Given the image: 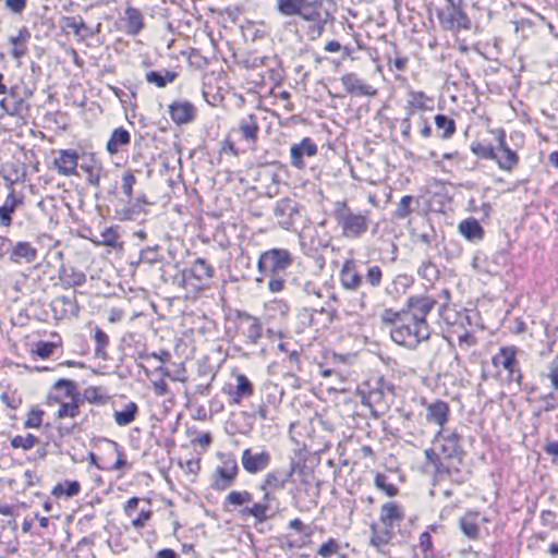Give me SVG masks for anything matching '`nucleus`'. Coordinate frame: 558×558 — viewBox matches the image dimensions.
<instances>
[{
    "label": "nucleus",
    "instance_id": "f257e3e1",
    "mask_svg": "<svg viewBox=\"0 0 558 558\" xmlns=\"http://www.w3.org/2000/svg\"><path fill=\"white\" fill-rule=\"evenodd\" d=\"M435 440L440 444V453L449 470V480L463 484L469 480L470 472L464 470L465 451L462 447V436L454 430L439 429Z\"/></svg>",
    "mask_w": 558,
    "mask_h": 558
},
{
    "label": "nucleus",
    "instance_id": "f03ea898",
    "mask_svg": "<svg viewBox=\"0 0 558 558\" xmlns=\"http://www.w3.org/2000/svg\"><path fill=\"white\" fill-rule=\"evenodd\" d=\"M333 218L340 228L341 235L349 240L362 238L369 229V211H354L347 202H337L333 208Z\"/></svg>",
    "mask_w": 558,
    "mask_h": 558
},
{
    "label": "nucleus",
    "instance_id": "7ed1b4c3",
    "mask_svg": "<svg viewBox=\"0 0 558 558\" xmlns=\"http://www.w3.org/2000/svg\"><path fill=\"white\" fill-rule=\"evenodd\" d=\"M339 280L343 290L348 292L360 291V296L356 300L361 310L366 308L371 301L369 293L364 289L363 276L357 270L356 262L353 258H348L343 262L339 271Z\"/></svg>",
    "mask_w": 558,
    "mask_h": 558
},
{
    "label": "nucleus",
    "instance_id": "20e7f679",
    "mask_svg": "<svg viewBox=\"0 0 558 558\" xmlns=\"http://www.w3.org/2000/svg\"><path fill=\"white\" fill-rule=\"evenodd\" d=\"M391 339L400 345L409 349H415L421 341L429 338V329L427 324L422 320L415 323L410 320L409 323H400L390 330Z\"/></svg>",
    "mask_w": 558,
    "mask_h": 558
},
{
    "label": "nucleus",
    "instance_id": "39448f33",
    "mask_svg": "<svg viewBox=\"0 0 558 558\" xmlns=\"http://www.w3.org/2000/svg\"><path fill=\"white\" fill-rule=\"evenodd\" d=\"M366 387L367 390L365 388L361 389L362 403L373 411L383 412L387 410L395 396L393 386L383 379H377L374 385L367 384Z\"/></svg>",
    "mask_w": 558,
    "mask_h": 558
},
{
    "label": "nucleus",
    "instance_id": "423d86ee",
    "mask_svg": "<svg viewBox=\"0 0 558 558\" xmlns=\"http://www.w3.org/2000/svg\"><path fill=\"white\" fill-rule=\"evenodd\" d=\"M260 489L264 492L263 501L254 504L252 507H245L241 513L243 515H252L258 522H263L268 518V510L270 509L269 501L276 500L279 489V477L276 473H269L265 478Z\"/></svg>",
    "mask_w": 558,
    "mask_h": 558
},
{
    "label": "nucleus",
    "instance_id": "0eeeda50",
    "mask_svg": "<svg viewBox=\"0 0 558 558\" xmlns=\"http://www.w3.org/2000/svg\"><path fill=\"white\" fill-rule=\"evenodd\" d=\"M320 0H281V14L295 15L307 22L322 21Z\"/></svg>",
    "mask_w": 558,
    "mask_h": 558
},
{
    "label": "nucleus",
    "instance_id": "6e6552de",
    "mask_svg": "<svg viewBox=\"0 0 558 558\" xmlns=\"http://www.w3.org/2000/svg\"><path fill=\"white\" fill-rule=\"evenodd\" d=\"M492 363L495 367H502L507 371V380L522 385L523 375L517 360V348L513 345L501 347L499 352L493 356Z\"/></svg>",
    "mask_w": 558,
    "mask_h": 558
},
{
    "label": "nucleus",
    "instance_id": "1a4fd4ad",
    "mask_svg": "<svg viewBox=\"0 0 558 558\" xmlns=\"http://www.w3.org/2000/svg\"><path fill=\"white\" fill-rule=\"evenodd\" d=\"M259 277L256 278L257 282H262L263 277H268V288L271 292L279 291V248H272L259 256L257 263Z\"/></svg>",
    "mask_w": 558,
    "mask_h": 558
},
{
    "label": "nucleus",
    "instance_id": "9d476101",
    "mask_svg": "<svg viewBox=\"0 0 558 558\" xmlns=\"http://www.w3.org/2000/svg\"><path fill=\"white\" fill-rule=\"evenodd\" d=\"M437 16L441 26L447 31L471 29V20L462 10L461 3H457L454 0L449 2L445 10L439 11Z\"/></svg>",
    "mask_w": 558,
    "mask_h": 558
},
{
    "label": "nucleus",
    "instance_id": "9b49d317",
    "mask_svg": "<svg viewBox=\"0 0 558 558\" xmlns=\"http://www.w3.org/2000/svg\"><path fill=\"white\" fill-rule=\"evenodd\" d=\"M231 136L242 142L244 149H253L255 147L258 134V124L256 117L248 114L242 119L238 128L231 130Z\"/></svg>",
    "mask_w": 558,
    "mask_h": 558
},
{
    "label": "nucleus",
    "instance_id": "f8f14e48",
    "mask_svg": "<svg viewBox=\"0 0 558 558\" xmlns=\"http://www.w3.org/2000/svg\"><path fill=\"white\" fill-rule=\"evenodd\" d=\"M497 159L495 161L498 167L505 171H511L519 162L517 153L509 148L506 142V133L504 130H499L497 133Z\"/></svg>",
    "mask_w": 558,
    "mask_h": 558
},
{
    "label": "nucleus",
    "instance_id": "ddd939ff",
    "mask_svg": "<svg viewBox=\"0 0 558 558\" xmlns=\"http://www.w3.org/2000/svg\"><path fill=\"white\" fill-rule=\"evenodd\" d=\"M317 151L316 143L310 137H304L300 143L291 146L290 162L294 168L303 169L305 167L304 156L314 157L317 155Z\"/></svg>",
    "mask_w": 558,
    "mask_h": 558
},
{
    "label": "nucleus",
    "instance_id": "4468645a",
    "mask_svg": "<svg viewBox=\"0 0 558 558\" xmlns=\"http://www.w3.org/2000/svg\"><path fill=\"white\" fill-rule=\"evenodd\" d=\"M239 468L234 459L226 461L223 466H218L215 473L214 488L226 490L235 481Z\"/></svg>",
    "mask_w": 558,
    "mask_h": 558
},
{
    "label": "nucleus",
    "instance_id": "2eb2a0df",
    "mask_svg": "<svg viewBox=\"0 0 558 558\" xmlns=\"http://www.w3.org/2000/svg\"><path fill=\"white\" fill-rule=\"evenodd\" d=\"M78 154L73 149H63L54 158L53 166L64 177L77 174Z\"/></svg>",
    "mask_w": 558,
    "mask_h": 558
},
{
    "label": "nucleus",
    "instance_id": "dca6fc26",
    "mask_svg": "<svg viewBox=\"0 0 558 558\" xmlns=\"http://www.w3.org/2000/svg\"><path fill=\"white\" fill-rule=\"evenodd\" d=\"M12 185L13 182H10V192L5 197L4 204L0 206V226L5 228L12 225V214L24 203V196L17 195Z\"/></svg>",
    "mask_w": 558,
    "mask_h": 558
},
{
    "label": "nucleus",
    "instance_id": "f3484780",
    "mask_svg": "<svg viewBox=\"0 0 558 558\" xmlns=\"http://www.w3.org/2000/svg\"><path fill=\"white\" fill-rule=\"evenodd\" d=\"M437 301L429 296H413L408 300V306L412 312L411 319L415 323L421 320L427 324L425 320L426 315L434 308Z\"/></svg>",
    "mask_w": 558,
    "mask_h": 558
},
{
    "label": "nucleus",
    "instance_id": "a211bd4d",
    "mask_svg": "<svg viewBox=\"0 0 558 558\" xmlns=\"http://www.w3.org/2000/svg\"><path fill=\"white\" fill-rule=\"evenodd\" d=\"M426 409V421L429 424H436L440 428L445 429L444 426L449 420V405L447 402L441 400H436L432 403H425Z\"/></svg>",
    "mask_w": 558,
    "mask_h": 558
},
{
    "label": "nucleus",
    "instance_id": "6ab92c4d",
    "mask_svg": "<svg viewBox=\"0 0 558 558\" xmlns=\"http://www.w3.org/2000/svg\"><path fill=\"white\" fill-rule=\"evenodd\" d=\"M0 514L8 517L0 521V542L9 543L16 537L17 523L14 517V510L11 506H0Z\"/></svg>",
    "mask_w": 558,
    "mask_h": 558
},
{
    "label": "nucleus",
    "instance_id": "aec40b11",
    "mask_svg": "<svg viewBox=\"0 0 558 558\" xmlns=\"http://www.w3.org/2000/svg\"><path fill=\"white\" fill-rule=\"evenodd\" d=\"M340 82L349 94L360 96H375L377 90L357 77L355 73H347L340 77Z\"/></svg>",
    "mask_w": 558,
    "mask_h": 558
},
{
    "label": "nucleus",
    "instance_id": "412c9836",
    "mask_svg": "<svg viewBox=\"0 0 558 558\" xmlns=\"http://www.w3.org/2000/svg\"><path fill=\"white\" fill-rule=\"evenodd\" d=\"M393 526L373 523L371 524V545L379 553H385L384 548L393 538Z\"/></svg>",
    "mask_w": 558,
    "mask_h": 558
},
{
    "label": "nucleus",
    "instance_id": "4be33fe9",
    "mask_svg": "<svg viewBox=\"0 0 558 558\" xmlns=\"http://www.w3.org/2000/svg\"><path fill=\"white\" fill-rule=\"evenodd\" d=\"M50 307L54 313V316L60 318L64 317L68 314L77 316L80 312V306L77 304L75 296H57L51 301Z\"/></svg>",
    "mask_w": 558,
    "mask_h": 558
},
{
    "label": "nucleus",
    "instance_id": "5701e85b",
    "mask_svg": "<svg viewBox=\"0 0 558 558\" xmlns=\"http://www.w3.org/2000/svg\"><path fill=\"white\" fill-rule=\"evenodd\" d=\"M172 121L178 124H186L194 119L195 108L190 101H174L169 106Z\"/></svg>",
    "mask_w": 558,
    "mask_h": 558
},
{
    "label": "nucleus",
    "instance_id": "b1692460",
    "mask_svg": "<svg viewBox=\"0 0 558 558\" xmlns=\"http://www.w3.org/2000/svg\"><path fill=\"white\" fill-rule=\"evenodd\" d=\"M37 257V250L26 241H20L17 243H13L12 254L10 256V262L14 264L27 263L31 264L35 262Z\"/></svg>",
    "mask_w": 558,
    "mask_h": 558
},
{
    "label": "nucleus",
    "instance_id": "393cba45",
    "mask_svg": "<svg viewBox=\"0 0 558 558\" xmlns=\"http://www.w3.org/2000/svg\"><path fill=\"white\" fill-rule=\"evenodd\" d=\"M404 519V511L401 506L395 501H389L380 507L379 521L384 525L393 526Z\"/></svg>",
    "mask_w": 558,
    "mask_h": 558
},
{
    "label": "nucleus",
    "instance_id": "a878e982",
    "mask_svg": "<svg viewBox=\"0 0 558 558\" xmlns=\"http://www.w3.org/2000/svg\"><path fill=\"white\" fill-rule=\"evenodd\" d=\"M269 462V454L266 452H258L252 454L251 449H245L242 454V464L248 473H256L264 470Z\"/></svg>",
    "mask_w": 558,
    "mask_h": 558
},
{
    "label": "nucleus",
    "instance_id": "bb28decb",
    "mask_svg": "<svg viewBox=\"0 0 558 558\" xmlns=\"http://www.w3.org/2000/svg\"><path fill=\"white\" fill-rule=\"evenodd\" d=\"M31 38V33L26 27H22L16 36H11L9 43L12 45V57L21 63V58L27 53L26 43Z\"/></svg>",
    "mask_w": 558,
    "mask_h": 558
},
{
    "label": "nucleus",
    "instance_id": "cd10ccee",
    "mask_svg": "<svg viewBox=\"0 0 558 558\" xmlns=\"http://www.w3.org/2000/svg\"><path fill=\"white\" fill-rule=\"evenodd\" d=\"M459 232L469 241L476 242L484 238V229L475 218L462 220L458 226Z\"/></svg>",
    "mask_w": 558,
    "mask_h": 558
},
{
    "label": "nucleus",
    "instance_id": "c85d7f7f",
    "mask_svg": "<svg viewBox=\"0 0 558 558\" xmlns=\"http://www.w3.org/2000/svg\"><path fill=\"white\" fill-rule=\"evenodd\" d=\"M59 278L65 289L83 286L86 281V275L74 267H63L60 270Z\"/></svg>",
    "mask_w": 558,
    "mask_h": 558
},
{
    "label": "nucleus",
    "instance_id": "c756f323",
    "mask_svg": "<svg viewBox=\"0 0 558 558\" xmlns=\"http://www.w3.org/2000/svg\"><path fill=\"white\" fill-rule=\"evenodd\" d=\"M131 142V135L128 130L123 128L114 129L107 143L106 149L110 155L118 154L122 147H125Z\"/></svg>",
    "mask_w": 558,
    "mask_h": 558
},
{
    "label": "nucleus",
    "instance_id": "7c9ffc66",
    "mask_svg": "<svg viewBox=\"0 0 558 558\" xmlns=\"http://www.w3.org/2000/svg\"><path fill=\"white\" fill-rule=\"evenodd\" d=\"M407 102L409 109H416L420 111L433 110L434 100L422 90H410L407 94Z\"/></svg>",
    "mask_w": 558,
    "mask_h": 558
},
{
    "label": "nucleus",
    "instance_id": "2f4dec72",
    "mask_svg": "<svg viewBox=\"0 0 558 558\" xmlns=\"http://www.w3.org/2000/svg\"><path fill=\"white\" fill-rule=\"evenodd\" d=\"M477 517V512H468L459 519L460 530L470 539H477L480 537Z\"/></svg>",
    "mask_w": 558,
    "mask_h": 558
},
{
    "label": "nucleus",
    "instance_id": "473e14b6",
    "mask_svg": "<svg viewBox=\"0 0 558 558\" xmlns=\"http://www.w3.org/2000/svg\"><path fill=\"white\" fill-rule=\"evenodd\" d=\"M125 31L129 35H137L144 28V20L141 11L128 7L125 10Z\"/></svg>",
    "mask_w": 558,
    "mask_h": 558
},
{
    "label": "nucleus",
    "instance_id": "72a5a7b5",
    "mask_svg": "<svg viewBox=\"0 0 558 558\" xmlns=\"http://www.w3.org/2000/svg\"><path fill=\"white\" fill-rule=\"evenodd\" d=\"M51 400H54L59 403V409L57 411L58 418H75L80 413V407L82 404V397L71 398L70 401L63 402L58 398L49 397Z\"/></svg>",
    "mask_w": 558,
    "mask_h": 558
},
{
    "label": "nucleus",
    "instance_id": "f704fd0d",
    "mask_svg": "<svg viewBox=\"0 0 558 558\" xmlns=\"http://www.w3.org/2000/svg\"><path fill=\"white\" fill-rule=\"evenodd\" d=\"M178 77V73L174 71L162 70V71H149L145 74V80L148 84H153L158 88H163L168 84H171Z\"/></svg>",
    "mask_w": 558,
    "mask_h": 558
},
{
    "label": "nucleus",
    "instance_id": "c9c22d12",
    "mask_svg": "<svg viewBox=\"0 0 558 558\" xmlns=\"http://www.w3.org/2000/svg\"><path fill=\"white\" fill-rule=\"evenodd\" d=\"M137 412H138L137 404L132 401L128 402L122 410L114 411V413H113L114 422L119 426H128L135 420Z\"/></svg>",
    "mask_w": 558,
    "mask_h": 558
},
{
    "label": "nucleus",
    "instance_id": "e433bc0d",
    "mask_svg": "<svg viewBox=\"0 0 558 558\" xmlns=\"http://www.w3.org/2000/svg\"><path fill=\"white\" fill-rule=\"evenodd\" d=\"M424 456L426 461L433 465L436 475L439 477L447 476L449 478V470L441 453H437L434 449L428 448L425 449Z\"/></svg>",
    "mask_w": 558,
    "mask_h": 558
},
{
    "label": "nucleus",
    "instance_id": "4c0bfd02",
    "mask_svg": "<svg viewBox=\"0 0 558 558\" xmlns=\"http://www.w3.org/2000/svg\"><path fill=\"white\" fill-rule=\"evenodd\" d=\"M141 214H146V210L142 208V206L137 205L132 198H128L126 205L117 210V215L119 220L121 221H131L138 218Z\"/></svg>",
    "mask_w": 558,
    "mask_h": 558
},
{
    "label": "nucleus",
    "instance_id": "58836bf2",
    "mask_svg": "<svg viewBox=\"0 0 558 558\" xmlns=\"http://www.w3.org/2000/svg\"><path fill=\"white\" fill-rule=\"evenodd\" d=\"M81 169L86 173V181L89 185L98 189L100 186V172L102 170L101 163L92 160V162H83Z\"/></svg>",
    "mask_w": 558,
    "mask_h": 558
},
{
    "label": "nucleus",
    "instance_id": "ea45409f",
    "mask_svg": "<svg viewBox=\"0 0 558 558\" xmlns=\"http://www.w3.org/2000/svg\"><path fill=\"white\" fill-rule=\"evenodd\" d=\"M81 490V485L77 481H65L63 483L57 484L52 488V495L56 497L66 496L74 497L78 495Z\"/></svg>",
    "mask_w": 558,
    "mask_h": 558
},
{
    "label": "nucleus",
    "instance_id": "a19ab883",
    "mask_svg": "<svg viewBox=\"0 0 558 558\" xmlns=\"http://www.w3.org/2000/svg\"><path fill=\"white\" fill-rule=\"evenodd\" d=\"M52 388L54 390L63 391L64 398H78L82 397V393L77 390V386L75 381L70 379L60 378L54 381Z\"/></svg>",
    "mask_w": 558,
    "mask_h": 558
},
{
    "label": "nucleus",
    "instance_id": "79ce46f5",
    "mask_svg": "<svg viewBox=\"0 0 558 558\" xmlns=\"http://www.w3.org/2000/svg\"><path fill=\"white\" fill-rule=\"evenodd\" d=\"M61 23L63 28L72 31L75 36H81L83 38L86 36L82 34L83 31L88 29L82 16H64L62 17Z\"/></svg>",
    "mask_w": 558,
    "mask_h": 558
},
{
    "label": "nucleus",
    "instance_id": "37998d69",
    "mask_svg": "<svg viewBox=\"0 0 558 558\" xmlns=\"http://www.w3.org/2000/svg\"><path fill=\"white\" fill-rule=\"evenodd\" d=\"M190 272L197 280H204L214 276V268L204 258H197Z\"/></svg>",
    "mask_w": 558,
    "mask_h": 558
},
{
    "label": "nucleus",
    "instance_id": "c03bdc74",
    "mask_svg": "<svg viewBox=\"0 0 558 558\" xmlns=\"http://www.w3.org/2000/svg\"><path fill=\"white\" fill-rule=\"evenodd\" d=\"M392 47L395 50L393 54H391V53L386 54L387 65L390 71L396 70L399 72H404L408 68L409 58L401 56L399 53V51L397 50L396 45H392Z\"/></svg>",
    "mask_w": 558,
    "mask_h": 558
},
{
    "label": "nucleus",
    "instance_id": "a18cd8bd",
    "mask_svg": "<svg viewBox=\"0 0 558 558\" xmlns=\"http://www.w3.org/2000/svg\"><path fill=\"white\" fill-rule=\"evenodd\" d=\"M439 316L447 326H454L461 323L464 315L451 308L449 304H440Z\"/></svg>",
    "mask_w": 558,
    "mask_h": 558
},
{
    "label": "nucleus",
    "instance_id": "49530a36",
    "mask_svg": "<svg viewBox=\"0 0 558 558\" xmlns=\"http://www.w3.org/2000/svg\"><path fill=\"white\" fill-rule=\"evenodd\" d=\"M240 318L242 324L246 325L245 335L247 338H250L253 342H256L260 337V326L258 320L248 314H243L240 316Z\"/></svg>",
    "mask_w": 558,
    "mask_h": 558
},
{
    "label": "nucleus",
    "instance_id": "de8ad7c7",
    "mask_svg": "<svg viewBox=\"0 0 558 558\" xmlns=\"http://www.w3.org/2000/svg\"><path fill=\"white\" fill-rule=\"evenodd\" d=\"M383 270L378 265L368 266L365 274L364 288H366L367 286L371 288L380 287L383 282Z\"/></svg>",
    "mask_w": 558,
    "mask_h": 558
},
{
    "label": "nucleus",
    "instance_id": "09e8293b",
    "mask_svg": "<svg viewBox=\"0 0 558 558\" xmlns=\"http://www.w3.org/2000/svg\"><path fill=\"white\" fill-rule=\"evenodd\" d=\"M471 150L478 158L495 160L497 159V153L490 144H484L481 142H473L471 144Z\"/></svg>",
    "mask_w": 558,
    "mask_h": 558
},
{
    "label": "nucleus",
    "instance_id": "8fccbe9b",
    "mask_svg": "<svg viewBox=\"0 0 558 558\" xmlns=\"http://www.w3.org/2000/svg\"><path fill=\"white\" fill-rule=\"evenodd\" d=\"M435 124L438 130L442 131L444 138H450L456 132V122L453 119L445 114H437L435 117Z\"/></svg>",
    "mask_w": 558,
    "mask_h": 558
},
{
    "label": "nucleus",
    "instance_id": "3c124183",
    "mask_svg": "<svg viewBox=\"0 0 558 558\" xmlns=\"http://www.w3.org/2000/svg\"><path fill=\"white\" fill-rule=\"evenodd\" d=\"M281 363L283 364V367L288 368L284 376L293 377L301 368L300 355L295 350L289 353L287 352V357H281Z\"/></svg>",
    "mask_w": 558,
    "mask_h": 558
},
{
    "label": "nucleus",
    "instance_id": "603ef678",
    "mask_svg": "<svg viewBox=\"0 0 558 558\" xmlns=\"http://www.w3.org/2000/svg\"><path fill=\"white\" fill-rule=\"evenodd\" d=\"M108 450L116 454V462L111 466H107L106 470L120 471L129 466L126 460L123 459V453L120 449L118 442L113 440H108Z\"/></svg>",
    "mask_w": 558,
    "mask_h": 558
},
{
    "label": "nucleus",
    "instance_id": "864d4df0",
    "mask_svg": "<svg viewBox=\"0 0 558 558\" xmlns=\"http://www.w3.org/2000/svg\"><path fill=\"white\" fill-rule=\"evenodd\" d=\"M236 383L238 384L234 392L235 396L233 400L235 403H239L243 397L250 396L252 393L253 388L252 384L250 383L245 375H236Z\"/></svg>",
    "mask_w": 558,
    "mask_h": 558
},
{
    "label": "nucleus",
    "instance_id": "5fc2aeb1",
    "mask_svg": "<svg viewBox=\"0 0 558 558\" xmlns=\"http://www.w3.org/2000/svg\"><path fill=\"white\" fill-rule=\"evenodd\" d=\"M413 196L404 195L398 203L397 208L392 214L393 218L397 220H402L407 218L412 211L411 204L413 203Z\"/></svg>",
    "mask_w": 558,
    "mask_h": 558
},
{
    "label": "nucleus",
    "instance_id": "6e6d98bb",
    "mask_svg": "<svg viewBox=\"0 0 558 558\" xmlns=\"http://www.w3.org/2000/svg\"><path fill=\"white\" fill-rule=\"evenodd\" d=\"M121 180H122V183H121L122 193L128 198H132L133 197V189L137 182V179H136L133 170L128 169V170L123 171Z\"/></svg>",
    "mask_w": 558,
    "mask_h": 558
},
{
    "label": "nucleus",
    "instance_id": "4d7b16f0",
    "mask_svg": "<svg viewBox=\"0 0 558 558\" xmlns=\"http://www.w3.org/2000/svg\"><path fill=\"white\" fill-rule=\"evenodd\" d=\"M340 550V544L335 538H329L317 548V555L323 558H330L337 555Z\"/></svg>",
    "mask_w": 558,
    "mask_h": 558
},
{
    "label": "nucleus",
    "instance_id": "13d9d810",
    "mask_svg": "<svg viewBox=\"0 0 558 558\" xmlns=\"http://www.w3.org/2000/svg\"><path fill=\"white\" fill-rule=\"evenodd\" d=\"M375 486L388 497H393L398 494V488L388 482V477L385 474L378 473L375 476Z\"/></svg>",
    "mask_w": 558,
    "mask_h": 558
},
{
    "label": "nucleus",
    "instance_id": "bf43d9fd",
    "mask_svg": "<svg viewBox=\"0 0 558 558\" xmlns=\"http://www.w3.org/2000/svg\"><path fill=\"white\" fill-rule=\"evenodd\" d=\"M418 276L429 282H433L438 277V269L430 260L424 262L417 270Z\"/></svg>",
    "mask_w": 558,
    "mask_h": 558
},
{
    "label": "nucleus",
    "instance_id": "052dcab7",
    "mask_svg": "<svg viewBox=\"0 0 558 558\" xmlns=\"http://www.w3.org/2000/svg\"><path fill=\"white\" fill-rule=\"evenodd\" d=\"M1 109L11 117H22V101H10L8 98L0 100Z\"/></svg>",
    "mask_w": 558,
    "mask_h": 558
},
{
    "label": "nucleus",
    "instance_id": "680f3d73",
    "mask_svg": "<svg viewBox=\"0 0 558 558\" xmlns=\"http://www.w3.org/2000/svg\"><path fill=\"white\" fill-rule=\"evenodd\" d=\"M546 368V377L550 381V388L554 391H558V355L554 356V359L547 364Z\"/></svg>",
    "mask_w": 558,
    "mask_h": 558
},
{
    "label": "nucleus",
    "instance_id": "e2e57ef3",
    "mask_svg": "<svg viewBox=\"0 0 558 558\" xmlns=\"http://www.w3.org/2000/svg\"><path fill=\"white\" fill-rule=\"evenodd\" d=\"M289 527L300 533V538L296 541L298 543H300L299 545L304 544L305 541L312 534L311 527L304 525L300 519L291 520L289 523Z\"/></svg>",
    "mask_w": 558,
    "mask_h": 558
},
{
    "label": "nucleus",
    "instance_id": "0e129e2a",
    "mask_svg": "<svg viewBox=\"0 0 558 558\" xmlns=\"http://www.w3.org/2000/svg\"><path fill=\"white\" fill-rule=\"evenodd\" d=\"M252 500V495L248 492H231L226 498V504H230L233 506H241L243 504L250 502Z\"/></svg>",
    "mask_w": 558,
    "mask_h": 558
},
{
    "label": "nucleus",
    "instance_id": "69168bd1",
    "mask_svg": "<svg viewBox=\"0 0 558 558\" xmlns=\"http://www.w3.org/2000/svg\"><path fill=\"white\" fill-rule=\"evenodd\" d=\"M57 344L53 342L40 341L36 344L35 349L32 351L33 354L41 359L49 357L56 350Z\"/></svg>",
    "mask_w": 558,
    "mask_h": 558
},
{
    "label": "nucleus",
    "instance_id": "338daca9",
    "mask_svg": "<svg viewBox=\"0 0 558 558\" xmlns=\"http://www.w3.org/2000/svg\"><path fill=\"white\" fill-rule=\"evenodd\" d=\"M556 399H557V396H556V391H554L551 389L550 392L548 393H545V395H541L538 398H537V401L539 403H542V411L543 412H551L556 409Z\"/></svg>",
    "mask_w": 558,
    "mask_h": 558
},
{
    "label": "nucleus",
    "instance_id": "774afa93",
    "mask_svg": "<svg viewBox=\"0 0 558 558\" xmlns=\"http://www.w3.org/2000/svg\"><path fill=\"white\" fill-rule=\"evenodd\" d=\"M44 416V411L39 408H33L28 414L27 418L25 421V427L26 428H37L41 425Z\"/></svg>",
    "mask_w": 558,
    "mask_h": 558
}]
</instances>
